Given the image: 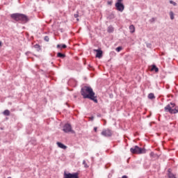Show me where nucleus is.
I'll list each match as a JSON object with an SVG mask.
<instances>
[{"mask_svg":"<svg viewBox=\"0 0 178 178\" xmlns=\"http://www.w3.org/2000/svg\"><path fill=\"white\" fill-rule=\"evenodd\" d=\"M81 94L84 99H91L95 104H98V99L95 96V92L92 90V88L90 86H83L81 90Z\"/></svg>","mask_w":178,"mask_h":178,"instance_id":"nucleus-1","label":"nucleus"},{"mask_svg":"<svg viewBox=\"0 0 178 178\" xmlns=\"http://www.w3.org/2000/svg\"><path fill=\"white\" fill-rule=\"evenodd\" d=\"M10 17L15 20V22H22L24 24L27 23L30 19L27 15L20 13H14L10 15Z\"/></svg>","mask_w":178,"mask_h":178,"instance_id":"nucleus-2","label":"nucleus"},{"mask_svg":"<svg viewBox=\"0 0 178 178\" xmlns=\"http://www.w3.org/2000/svg\"><path fill=\"white\" fill-rule=\"evenodd\" d=\"M130 152L131 154H145V149L144 148H141L137 145L134 146V147H131L130 149Z\"/></svg>","mask_w":178,"mask_h":178,"instance_id":"nucleus-3","label":"nucleus"},{"mask_svg":"<svg viewBox=\"0 0 178 178\" xmlns=\"http://www.w3.org/2000/svg\"><path fill=\"white\" fill-rule=\"evenodd\" d=\"M123 0H117L115 3V8L118 12H123L124 10V4H123Z\"/></svg>","mask_w":178,"mask_h":178,"instance_id":"nucleus-4","label":"nucleus"},{"mask_svg":"<svg viewBox=\"0 0 178 178\" xmlns=\"http://www.w3.org/2000/svg\"><path fill=\"white\" fill-rule=\"evenodd\" d=\"M63 178H79V172L66 173V172H65Z\"/></svg>","mask_w":178,"mask_h":178,"instance_id":"nucleus-5","label":"nucleus"},{"mask_svg":"<svg viewBox=\"0 0 178 178\" xmlns=\"http://www.w3.org/2000/svg\"><path fill=\"white\" fill-rule=\"evenodd\" d=\"M63 130L65 133H74V131L72 129V125L70 124H65Z\"/></svg>","mask_w":178,"mask_h":178,"instance_id":"nucleus-6","label":"nucleus"},{"mask_svg":"<svg viewBox=\"0 0 178 178\" xmlns=\"http://www.w3.org/2000/svg\"><path fill=\"white\" fill-rule=\"evenodd\" d=\"M102 136L104 137H111L112 136V131L110 129H104L102 131Z\"/></svg>","mask_w":178,"mask_h":178,"instance_id":"nucleus-7","label":"nucleus"},{"mask_svg":"<svg viewBox=\"0 0 178 178\" xmlns=\"http://www.w3.org/2000/svg\"><path fill=\"white\" fill-rule=\"evenodd\" d=\"M94 52H97L96 54V58H99V59H101L102 58V50L101 49H93Z\"/></svg>","mask_w":178,"mask_h":178,"instance_id":"nucleus-8","label":"nucleus"},{"mask_svg":"<svg viewBox=\"0 0 178 178\" xmlns=\"http://www.w3.org/2000/svg\"><path fill=\"white\" fill-rule=\"evenodd\" d=\"M150 72H155L156 73H158L159 72V69L156 67L155 65H152L149 67Z\"/></svg>","mask_w":178,"mask_h":178,"instance_id":"nucleus-9","label":"nucleus"},{"mask_svg":"<svg viewBox=\"0 0 178 178\" xmlns=\"http://www.w3.org/2000/svg\"><path fill=\"white\" fill-rule=\"evenodd\" d=\"M173 111H174V109L172 108V106H170V104H168L165 107V112H170V113H173Z\"/></svg>","mask_w":178,"mask_h":178,"instance_id":"nucleus-10","label":"nucleus"},{"mask_svg":"<svg viewBox=\"0 0 178 178\" xmlns=\"http://www.w3.org/2000/svg\"><path fill=\"white\" fill-rule=\"evenodd\" d=\"M57 145L59 148H61L62 149H66L67 148V146L63 145V143L57 142Z\"/></svg>","mask_w":178,"mask_h":178,"instance_id":"nucleus-11","label":"nucleus"},{"mask_svg":"<svg viewBox=\"0 0 178 178\" xmlns=\"http://www.w3.org/2000/svg\"><path fill=\"white\" fill-rule=\"evenodd\" d=\"M57 56H58V58H61L62 59H63L64 58H66V55L65 54H62L60 52H58L57 54Z\"/></svg>","mask_w":178,"mask_h":178,"instance_id":"nucleus-12","label":"nucleus"},{"mask_svg":"<svg viewBox=\"0 0 178 178\" xmlns=\"http://www.w3.org/2000/svg\"><path fill=\"white\" fill-rule=\"evenodd\" d=\"M129 30H130V33H131V34H133V33H134L136 31V27H134V25H131L129 26Z\"/></svg>","mask_w":178,"mask_h":178,"instance_id":"nucleus-13","label":"nucleus"},{"mask_svg":"<svg viewBox=\"0 0 178 178\" xmlns=\"http://www.w3.org/2000/svg\"><path fill=\"white\" fill-rule=\"evenodd\" d=\"M3 114L4 115V116H10V111H9V110H5L3 112Z\"/></svg>","mask_w":178,"mask_h":178,"instance_id":"nucleus-14","label":"nucleus"},{"mask_svg":"<svg viewBox=\"0 0 178 178\" xmlns=\"http://www.w3.org/2000/svg\"><path fill=\"white\" fill-rule=\"evenodd\" d=\"M170 17L171 20L175 19V13H173V11L170 12Z\"/></svg>","mask_w":178,"mask_h":178,"instance_id":"nucleus-15","label":"nucleus"},{"mask_svg":"<svg viewBox=\"0 0 178 178\" xmlns=\"http://www.w3.org/2000/svg\"><path fill=\"white\" fill-rule=\"evenodd\" d=\"M148 98L149 99H155V95H154V93H149L148 95Z\"/></svg>","mask_w":178,"mask_h":178,"instance_id":"nucleus-16","label":"nucleus"},{"mask_svg":"<svg viewBox=\"0 0 178 178\" xmlns=\"http://www.w3.org/2000/svg\"><path fill=\"white\" fill-rule=\"evenodd\" d=\"M107 31L108 33H113V26H108Z\"/></svg>","mask_w":178,"mask_h":178,"instance_id":"nucleus-17","label":"nucleus"},{"mask_svg":"<svg viewBox=\"0 0 178 178\" xmlns=\"http://www.w3.org/2000/svg\"><path fill=\"white\" fill-rule=\"evenodd\" d=\"M170 3H171V5H173L174 6H177V3L173 1H170Z\"/></svg>","mask_w":178,"mask_h":178,"instance_id":"nucleus-18","label":"nucleus"},{"mask_svg":"<svg viewBox=\"0 0 178 178\" xmlns=\"http://www.w3.org/2000/svg\"><path fill=\"white\" fill-rule=\"evenodd\" d=\"M172 113H178V107H175V108L172 111Z\"/></svg>","mask_w":178,"mask_h":178,"instance_id":"nucleus-19","label":"nucleus"},{"mask_svg":"<svg viewBox=\"0 0 178 178\" xmlns=\"http://www.w3.org/2000/svg\"><path fill=\"white\" fill-rule=\"evenodd\" d=\"M168 177L169 178H176V177L175 176V175L172 174V173H170L168 175Z\"/></svg>","mask_w":178,"mask_h":178,"instance_id":"nucleus-20","label":"nucleus"},{"mask_svg":"<svg viewBox=\"0 0 178 178\" xmlns=\"http://www.w3.org/2000/svg\"><path fill=\"white\" fill-rule=\"evenodd\" d=\"M122 47H118L115 49V51H117V52H120V51L122 50Z\"/></svg>","mask_w":178,"mask_h":178,"instance_id":"nucleus-21","label":"nucleus"},{"mask_svg":"<svg viewBox=\"0 0 178 178\" xmlns=\"http://www.w3.org/2000/svg\"><path fill=\"white\" fill-rule=\"evenodd\" d=\"M83 165H84V168H88V165H87V163L86 162L85 160L83 161Z\"/></svg>","mask_w":178,"mask_h":178,"instance_id":"nucleus-22","label":"nucleus"},{"mask_svg":"<svg viewBox=\"0 0 178 178\" xmlns=\"http://www.w3.org/2000/svg\"><path fill=\"white\" fill-rule=\"evenodd\" d=\"M44 41H47V42H48V41H49V37H48V36H44Z\"/></svg>","mask_w":178,"mask_h":178,"instance_id":"nucleus-23","label":"nucleus"},{"mask_svg":"<svg viewBox=\"0 0 178 178\" xmlns=\"http://www.w3.org/2000/svg\"><path fill=\"white\" fill-rule=\"evenodd\" d=\"M170 105L171 108H175L176 104H175L174 103H170Z\"/></svg>","mask_w":178,"mask_h":178,"instance_id":"nucleus-24","label":"nucleus"},{"mask_svg":"<svg viewBox=\"0 0 178 178\" xmlns=\"http://www.w3.org/2000/svg\"><path fill=\"white\" fill-rule=\"evenodd\" d=\"M150 22H151V23H154V22H155V18L154 17L150 19Z\"/></svg>","mask_w":178,"mask_h":178,"instance_id":"nucleus-25","label":"nucleus"},{"mask_svg":"<svg viewBox=\"0 0 178 178\" xmlns=\"http://www.w3.org/2000/svg\"><path fill=\"white\" fill-rule=\"evenodd\" d=\"M61 47L62 48H63V49H65V48H67V46H66V44H62Z\"/></svg>","mask_w":178,"mask_h":178,"instance_id":"nucleus-26","label":"nucleus"},{"mask_svg":"<svg viewBox=\"0 0 178 178\" xmlns=\"http://www.w3.org/2000/svg\"><path fill=\"white\" fill-rule=\"evenodd\" d=\"M74 16L75 18H77L79 17V13H77V14H74Z\"/></svg>","mask_w":178,"mask_h":178,"instance_id":"nucleus-27","label":"nucleus"},{"mask_svg":"<svg viewBox=\"0 0 178 178\" xmlns=\"http://www.w3.org/2000/svg\"><path fill=\"white\" fill-rule=\"evenodd\" d=\"M35 48H40V44H35Z\"/></svg>","mask_w":178,"mask_h":178,"instance_id":"nucleus-28","label":"nucleus"},{"mask_svg":"<svg viewBox=\"0 0 178 178\" xmlns=\"http://www.w3.org/2000/svg\"><path fill=\"white\" fill-rule=\"evenodd\" d=\"M128 177L127 175H123L121 178H127Z\"/></svg>","mask_w":178,"mask_h":178,"instance_id":"nucleus-29","label":"nucleus"},{"mask_svg":"<svg viewBox=\"0 0 178 178\" xmlns=\"http://www.w3.org/2000/svg\"><path fill=\"white\" fill-rule=\"evenodd\" d=\"M150 156H154V152L150 153Z\"/></svg>","mask_w":178,"mask_h":178,"instance_id":"nucleus-30","label":"nucleus"},{"mask_svg":"<svg viewBox=\"0 0 178 178\" xmlns=\"http://www.w3.org/2000/svg\"><path fill=\"white\" fill-rule=\"evenodd\" d=\"M60 47H62V45H60V44L57 45V48H60Z\"/></svg>","mask_w":178,"mask_h":178,"instance_id":"nucleus-31","label":"nucleus"},{"mask_svg":"<svg viewBox=\"0 0 178 178\" xmlns=\"http://www.w3.org/2000/svg\"><path fill=\"white\" fill-rule=\"evenodd\" d=\"M97 127H95V128H94V131H97Z\"/></svg>","mask_w":178,"mask_h":178,"instance_id":"nucleus-32","label":"nucleus"},{"mask_svg":"<svg viewBox=\"0 0 178 178\" xmlns=\"http://www.w3.org/2000/svg\"><path fill=\"white\" fill-rule=\"evenodd\" d=\"M90 120H94V117H91V118H90Z\"/></svg>","mask_w":178,"mask_h":178,"instance_id":"nucleus-33","label":"nucleus"},{"mask_svg":"<svg viewBox=\"0 0 178 178\" xmlns=\"http://www.w3.org/2000/svg\"><path fill=\"white\" fill-rule=\"evenodd\" d=\"M0 47H2V42L0 41Z\"/></svg>","mask_w":178,"mask_h":178,"instance_id":"nucleus-34","label":"nucleus"},{"mask_svg":"<svg viewBox=\"0 0 178 178\" xmlns=\"http://www.w3.org/2000/svg\"><path fill=\"white\" fill-rule=\"evenodd\" d=\"M150 45H151V44H147V47H150Z\"/></svg>","mask_w":178,"mask_h":178,"instance_id":"nucleus-35","label":"nucleus"},{"mask_svg":"<svg viewBox=\"0 0 178 178\" xmlns=\"http://www.w3.org/2000/svg\"><path fill=\"white\" fill-rule=\"evenodd\" d=\"M77 22H79V18L76 19Z\"/></svg>","mask_w":178,"mask_h":178,"instance_id":"nucleus-36","label":"nucleus"},{"mask_svg":"<svg viewBox=\"0 0 178 178\" xmlns=\"http://www.w3.org/2000/svg\"><path fill=\"white\" fill-rule=\"evenodd\" d=\"M8 178H12V177H8Z\"/></svg>","mask_w":178,"mask_h":178,"instance_id":"nucleus-37","label":"nucleus"}]
</instances>
